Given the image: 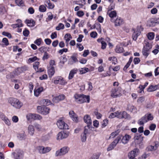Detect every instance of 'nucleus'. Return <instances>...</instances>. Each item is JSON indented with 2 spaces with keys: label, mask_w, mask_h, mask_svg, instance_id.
I'll list each match as a JSON object with an SVG mask.
<instances>
[{
  "label": "nucleus",
  "mask_w": 159,
  "mask_h": 159,
  "mask_svg": "<svg viewBox=\"0 0 159 159\" xmlns=\"http://www.w3.org/2000/svg\"><path fill=\"white\" fill-rule=\"evenodd\" d=\"M45 3L48 5V8L50 9H52L54 7V5L52 4L49 0H46Z\"/></svg>",
  "instance_id": "obj_44"
},
{
  "label": "nucleus",
  "mask_w": 159,
  "mask_h": 159,
  "mask_svg": "<svg viewBox=\"0 0 159 159\" xmlns=\"http://www.w3.org/2000/svg\"><path fill=\"white\" fill-rule=\"evenodd\" d=\"M8 102L14 107L20 108L22 106V103L20 102L17 99L13 98H10L8 99Z\"/></svg>",
  "instance_id": "obj_2"
},
{
  "label": "nucleus",
  "mask_w": 159,
  "mask_h": 159,
  "mask_svg": "<svg viewBox=\"0 0 159 159\" xmlns=\"http://www.w3.org/2000/svg\"><path fill=\"white\" fill-rule=\"evenodd\" d=\"M0 118L2 120L4 121L6 125L8 126L11 125V123L10 121L3 114L1 113L0 114Z\"/></svg>",
  "instance_id": "obj_16"
},
{
  "label": "nucleus",
  "mask_w": 159,
  "mask_h": 159,
  "mask_svg": "<svg viewBox=\"0 0 159 159\" xmlns=\"http://www.w3.org/2000/svg\"><path fill=\"white\" fill-rule=\"evenodd\" d=\"M28 133L31 136H33L34 134L35 129L34 126L32 125H29L27 128Z\"/></svg>",
  "instance_id": "obj_21"
},
{
  "label": "nucleus",
  "mask_w": 159,
  "mask_h": 159,
  "mask_svg": "<svg viewBox=\"0 0 159 159\" xmlns=\"http://www.w3.org/2000/svg\"><path fill=\"white\" fill-rule=\"evenodd\" d=\"M90 35L92 38H95L97 37L98 34L96 32L93 31L90 33Z\"/></svg>",
  "instance_id": "obj_60"
},
{
  "label": "nucleus",
  "mask_w": 159,
  "mask_h": 159,
  "mask_svg": "<svg viewBox=\"0 0 159 159\" xmlns=\"http://www.w3.org/2000/svg\"><path fill=\"white\" fill-rule=\"evenodd\" d=\"M51 148L48 147H45L43 146H40L38 147L39 152L42 154L47 153L51 151Z\"/></svg>",
  "instance_id": "obj_9"
},
{
  "label": "nucleus",
  "mask_w": 159,
  "mask_h": 159,
  "mask_svg": "<svg viewBox=\"0 0 159 159\" xmlns=\"http://www.w3.org/2000/svg\"><path fill=\"white\" fill-rule=\"evenodd\" d=\"M48 17L46 19L47 21H48L52 20L53 17V15L52 14L51 12H49L48 13Z\"/></svg>",
  "instance_id": "obj_51"
},
{
  "label": "nucleus",
  "mask_w": 159,
  "mask_h": 159,
  "mask_svg": "<svg viewBox=\"0 0 159 159\" xmlns=\"http://www.w3.org/2000/svg\"><path fill=\"white\" fill-rule=\"evenodd\" d=\"M42 42V39L41 38H39L34 41V43L38 46L40 45L41 44Z\"/></svg>",
  "instance_id": "obj_58"
},
{
  "label": "nucleus",
  "mask_w": 159,
  "mask_h": 159,
  "mask_svg": "<svg viewBox=\"0 0 159 159\" xmlns=\"http://www.w3.org/2000/svg\"><path fill=\"white\" fill-rule=\"evenodd\" d=\"M57 125L58 127L61 129H68L69 127L66 124L62 118H59L57 121Z\"/></svg>",
  "instance_id": "obj_6"
},
{
  "label": "nucleus",
  "mask_w": 159,
  "mask_h": 159,
  "mask_svg": "<svg viewBox=\"0 0 159 159\" xmlns=\"http://www.w3.org/2000/svg\"><path fill=\"white\" fill-rule=\"evenodd\" d=\"M12 81L15 83L14 88L16 89H18L20 88L19 84H21L20 81L17 80H12Z\"/></svg>",
  "instance_id": "obj_30"
},
{
  "label": "nucleus",
  "mask_w": 159,
  "mask_h": 159,
  "mask_svg": "<svg viewBox=\"0 0 159 159\" xmlns=\"http://www.w3.org/2000/svg\"><path fill=\"white\" fill-rule=\"evenodd\" d=\"M144 101V98L143 97H141L138 98L137 102L139 103H141L143 102Z\"/></svg>",
  "instance_id": "obj_61"
},
{
  "label": "nucleus",
  "mask_w": 159,
  "mask_h": 159,
  "mask_svg": "<svg viewBox=\"0 0 159 159\" xmlns=\"http://www.w3.org/2000/svg\"><path fill=\"white\" fill-rule=\"evenodd\" d=\"M48 72L49 77L50 78H51L55 73L54 67H48Z\"/></svg>",
  "instance_id": "obj_22"
},
{
  "label": "nucleus",
  "mask_w": 159,
  "mask_h": 159,
  "mask_svg": "<svg viewBox=\"0 0 159 159\" xmlns=\"http://www.w3.org/2000/svg\"><path fill=\"white\" fill-rule=\"evenodd\" d=\"M46 10V8L44 5H41L39 6V10L40 11L42 12H45Z\"/></svg>",
  "instance_id": "obj_57"
},
{
  "label": "nucleus",
  "mask_w": 159,
  "mask_h": 159,
  "mask_svg": "<svg viewBox=\"0 0 159 159\" xmlns=\"http://www.w3.org/2000/svg\"><path fill=\"white\" fill-rule=\"evenodd\" d=\"M39 59L37 58L36 56L30 58L28 59V61L30 62H33L36 60H39Z\"/></svg>",
  "instance_id": "obj_54"
},
{
  "label": "nucleus",
  "mask_w": 159,
  "mask_h": 159,
  "mask_svg": "<svg viewBox=\"0 0 159 159\" xmlns=\"http://www.w3.org/2000/svg\"><path fill=\"white\" fill-rule=\"evenodd\" d=\"M111 69H112L114 71H116L120 70V66H117L114 67H112V66H111L109 68V70L111 71Z\"/></svg>",
  "instance_id": "obj_39"
},
{
  "label": "nucleus",
  "mask_w": 159,
  "mask_h": 159,
  "mask_svg": "<svg viewBox=\"0 0 159 159\" xmlns=\"http://www.w3.org/2000/svg\"><path fill=\"white\" fill-rule=\"evenodd\" d=\"M159 86L158 85H151L147 89L148 92H152L157 90L159 88Z\"/></svg>",
  "instance_id": "obj_23"
},
{
  "label": "nucleus",
  "mask_w": 159,
  "mask_h": 159,
  "mask_svg": "<svg viewBox=\"0 0 159 159\" xmlns=\"http://www.w3.org/2000/svg\"><path fill=\"white\" fill-rule=\"evenodd\" d=\"M115 147V146L113 145L112 143H111L107 148V150L108 151H111Z\"/></svg>",
  "instance_id": "obj_62"
},
{
  "label": "nucleus",
  "mask_w": 159,
  "mask_h": 159,
  "mask_svg": "<svg viewBox=\"0 0 159 159\" xmlns=\"http://www.w3.org/2000/svg\"><path fill=\"white\" fill-rule=\"evenodd\" d=\"M115 50L116 52L121 53L123 52V48L119 46H117Z\"/></svg>",
  "instance_id": "obj_40"
},
{
  "label": "nucleus",
  "mask_w": 159,
  "mask_h": 159,
  "mask_svg": "<svg viewBox=\"0 0 159 159\" xmlns=\"http://www.w3.org/2000/svg\"><path fill=\"white\" fill-rule=\"evenodd\" d=\"M148 122L145 116L142 117L141 119L139 120L138 123L140 125H143L144 124Z\"/></svg>",
  "instance_id": "obj_26"
},
{
  "label": "nucleus",
  "mask_w": 159,
  "mask_h": 159,
  "mask_svg": "<svg viewBox=\"0 0 159 159\" xmlns=\"http://www.w3.org/2000/svg\"><path fill=\"white\" fill-rule=\"evenodd\" d=\"M123 23V19L120 17H118L115 21V25L116 26H120L122 25Z\"/></svg>",
  "instance_id": "obj_27"
},
{
  "label": "nucleus",
  "mask_w": 159,
  "mask_h": 159,
  "mask_svg": "<svg viewBox=\"0 0 159 159\" xmlns=\"http://www.w3.org/2000/svg\"><path fill=\"white\" fill-rule=\"evenodd\" d=\"M44 90L43 88V87L36 86L34 90V96L36 97H38Z\"/></svg>",
  "instance_id": "obj_12"
},
{
  "label": "nucleus",
  "mask_w": 159,
  "mask_h": 159,
  "mask_svg": "<svg viewBox=\"0 0 159 159\" xmlns=\"http://www.w3.org/2000/svg\"><path fill=\"white\" fill-rule=\"evenodd\" d=\"M94 114L96 116V118L98 119H99L101 118L102 115L99 113L97 110H96L94 111Z\"/></svg>",
  "instance_id": "obj_53"
},
{
  "label": "nucleus",
  "mask_w": 159,
  "mask_h": 159,
  "mask_svg": "<svg viewBox=\"0 0 159 159\" xmlns=\"http://www.w3.org/2000/svg\"><path fill=\"white\" fill-rule=\"evenodd\" d=\"M114 8V6L113 7L111 8H110V7L108 8V10L107 11V14L108 15L109 17L111 18V21L113 22L112 18L116 17L117 15V13L115 11H111L110 9H113Z\"/></svg>",
  "instance_id": "obj_14"
},
{
  "label": "nucleus",
  "mask_w": 159,
  "mask_h": 159,
  "mask_svg": "<svg viewBox=\"0 0 159 159\" xmlns=\"http://www.w3.org/2000/svg\"><path fill=\"white\" fill-rule=\"evenodd\" d=\"M71 39L72 37L69 34H66L65 35L64 39L66 41V43L67 44H68V42Z\"/></svg>",
  "instance_id": "obj_35"
},
{
  "label": "nucleus",
  "mask_w": 159,
  "mask_h": 159,
  "mask_svg": "<svg viewBox=\"0 0 159 159\" xmlns=\"http://www.w3.org/2000/svg\"><path fill=\"white\" fill-rule=\"evenodd\" d=\"M108 119H106L103 120L102 123V127H104L106 126L108 124Z\"/></svg>",
  "instance_id": "obj_59"
},
{
  "label": "nucleus",
  "mask_w": 159,
  "mask_h": 159,
  "mask_svg": "<svg viewBox=\"0 0 159 159\" xmlns=\"http://www.w3.org/2000/svg\"><path fill=\"white\" fill-rule=\"evenodd\" d=\"M158 146V144H155L154 146L150 145L147 147L146 150L148 151L155 150Z\"/></svg>",
  "instance_id": "obj_25"
},
{
  "label": "nucleus",
  "mask_w": 159,
  "mask_h": 159,
  "mask_svg": "<svg viewBox=\"0 0 159 159\" xmlns=\"http://www.w3.org/2000/svg\"><path fill=\"white\" fill-rule=\"evenodd\" d=\"M70 150V148L67 146H64L60 149L57 151L55 153V157H57L64 156L68 153Z\"/></svg>",
  "instance_id": "obj_3"
},
{
  "label": "nucleus",
  "mask_w": 159,
  "mask_h": 159,
  "mask_svg": "<svg viewBox=\"0 0 159 159\" xmlns=\"http://www.w3.org/2000/svg\"><path fill=\"white\" fill-rule=\"evenodd\" d=\"M75 101L78 103H82L84 102H89L90 101L89 96L84 94H76L74 95Z\"/></svg>",
  "instance_id": "obj_1"
},
{
  "label": "nucleus",
  "mask_w": 159,
  "mask_h": 159,
  "mask_svg": "<svg viewBox=\"0 0 159 159\" xmlns=\"http://www.w3.org/2000/svg\"><path fill=\"white\" fill-rule=\"evenodd\" d=\"M121 139V136H119L117 137V138L111 143L116 147Z\"/></svg>",
  "instance_id": "obj_36"
},
{
  "label": "nucleus",
  "mask_w": 159,
  "mask_h": 159,
  "mask_svg": "<svg viewBox=\"0 0 159 159\" xmlns=\"http://www.w3.org/2000/svg\"><path fill=\"white\" fill-rule=\"evenodd\" d=\"M147 37L150 40H152L153 39L154 37V33L153 32H150L148 34Z\"/></svg>",
  "instance_id": "obj_42"
},
{
  "label": "nucleus",
  "mask_w": 159,
  "mask_h": 159,
  "mask_svg": "<svg viewBox=\"0 0 159 159\" xmlns=\"http://www.w3.org/2000/svg\"><path fill=\"white\" fill-rule=\"evenodd\" d=\"M34 126L36 130L38 131H44V130L43 126L38 123H35Z\"/></svg>",
  "instance_id": "obj_29"
},
{
  "label": "nucleus",
  "mask_w": 159,
  "mask_h": 159,
  "mask_svg": "<svg viewBox=\"0 0 159 159\" xmlns=\"http://www.w3.org/2000/svg\"><path fill=\"white\" fill-rule=\"evenodd\" d=\"M148 82H146L144 85H140L139 86V88L140 89V93L143 91V89L148 85Z\"/></svg>",
  "instance_id": "obj_49"
},
{
  "label": "nucleus",
  "mask_w": 159,
  "mask_h": 159,
  "mask_svg": "<svg viewBox=\"0 0 159 159\" xmlns=\"http://www.w3.org/2000/svg\"><path fill=\"white\" fill-rule=\"evenodd\" d=\"M77 70L76 69H74L71 70L69 73L68 78L69 80L72 79L74 77V74L77 72Z\"/></svg>",
  "instance_id": "obj_28"
},
{
  "label": "nucleus",
  "mask_w": 159,
  "mask_h": 159,
  "mask_svg": "<svg viewBox=\"0 0 159 159\" xmlns=\"http://www.w3.org/2000/svg\"><path fill=\"white\" fill-rule=\"evenodd\" d=\"M148 23L151 22L152 23H159V18H152L148 21Z\"/></svg>",
  "instance_id": "obj_32"
},
{
  "label": "nucleus",
  "mask_w": 159,
  "mask_h": 159,
  "mask_svg": "<svg viewBox=\"0 0 159 159\" xmlns=\"http://www.w3.org/2000/svg\"><path fill=\"white\" fill-rule=\"evenodd\" d=\"M88 125L87 126L85 127L84 131V133L86 134L89 133L91 131L89 126V125Z\"/></svg>",
  "instance_id": "obj_43"
},
{
  "label": "nucleus",
  "mask_w": 159,
  "mask_h": 159,
  "mask_svg": "<svg viewBox=\"0 0 159 159\" xmlns=\"http://www.w3.org/2000/svg\"><path fill=\"white\" fill-rule=\"evenodd\" d=\"M70 118L74 122H77L78 121V118L76 114L73 111H70L69 112Z\"/></svg>",
  "instance_id": "obj_18"
},
{
  "label": "nucleus",
  "mask_w": 159,
  "mask_h": 159,
  "mask_svg": "<svg viewBox=\"0 0 159 159\" xmlns=\"http://www.w3.org/2000/svg\"><path fill=\"white\" fill-rule=\"evenodd\" d=\"M89 70L87 68H83L81 69L80 71V74H83L88 72Z\"/></svg>",
  "instance_id": "obj_48"
},
{
  "label": "nucleus",
  "mask_w": 159,
  "mask_h": 159,
  "mask_svg": "<svg viewBox=\"0 0 159 159\" xmlns=\"http://www.w3.org/2000/svg\"><path fill=\"white\" fill-rule=\"evenodd\" d=\"M128 108L131 112H136V108L133 105H129L128 106Z\"/></svg>",
  "instance_id": "obj_34"
},
{
  "label": "nucleus",
  "mask_w": 159,
  "mask_h": 159,
  "mask_svg": "<svg viewBox=\"0 0 159 159\" xmlns=\"http://www.w3.org/2000/svg\"><path fill=\"white\" fill-rule=\"evenodd\" d=\"M17 138L20 140L25 139L26 137V135L24 133L19 134L17 136Z\"/></svg>",
  "instance_id": "obj_37"
},
{
  "label": "nucleus",
  "mask_w": 159,
  "mask_h": 159,
  "mask_svg": "<svg viewBox=\"0 0 159 159\" xmlns=\"http://www.w3.org/2000/svg\"><path fill=\"white\" fill-rule=\"evenodd\" d=\"M122 96V91L120 89L118 88L112 89L111 96L113 98L120 97Z\"/></svg>",
  "instance_id": "obj_5"
},
{
  "label": "nucleus",
  "mask_w": 159,
  "mask_h": 159,
  "mask_svg": "<svg viewBox=\"0 0 159 159\" xmlns=\"http://www.w3.org/2000/svg\"><path fill=\"white\" fill-rule=\"evenodd\" d=\"M84 120L85 123L88 125H91L92 123V120L90 116L88 115H86L84 117Z\"/></svg>",
  "instance_id": "obj_20"
},
{
  "label": "nucleus",
  "mask_w": 159,
  "mask_h": 159,
  "mask_svg": "<svg viewBox=\"0 0 159 159\" xmlns=\"http://www.w3.org/2000/svg\"><path fill=\"white\" fill-rule=\"evenodd\" d=\"M50 111V109L49 108L46 107H43L41 114L43 115H46L49 113Z\"/></svg>",
  "instance_id": "obj_31"
},
{
  "label": "nucleus",
  "mask_w": 159,
  "mask_h": 159,
  "mask_svg": "<svg viewBox=\"0 0 159 159\" xmlns=\"http://www.w3.org/2000/svg\"><path fill=\"white\" fill-rule=\"evenodd\" d=\"M111 75V72L110 71H107L106 73L101 74L100 75L102 77H105L107 76H110Z\"/></svg>",
  "instance_id": "obj_47"
},
{
  "label": "nucleus",
  "mask_w": 159,
  "mask_h": 159,
  "mask_svg": "<svg viewBox=\"0 0 159 159\" xmlns=\"http://www.w3.org/2000/svg\"><path fill=\"white\" fill-rule=\"evenodd\" d=\"M139 152V149L137 148L134 149L130 151L128 154L129 159H136L135 157L138 155Z\"/></svg>",
  "instance_id": "obj_8"
},
{
  "label": "nucleus",
  "mask_w": 159,
  "mask_h": 159,
  "mask_svg": "<svg viewBox=\"0 0 159 159\" xmlns=\"http://www.w3.org/2000/svg\"><path fill=\"white\" fill-rule=\"evenodd\" d=\"M145 116L146 118L148 121L152 120L153 118V116L150 113H147L145 115Z\"/></svg>",
  "instance_id": "obj_41"
},
{
  "label": "nucleus",
  "mask_w": 159,
  "mask_h": 159,
  "mask_svg": "<svg viewBox=\"0 0 159 159\" xmlns=\"http://www.w3.org/2000/svg\"><path fill=\"white\" fill-rule=\"evenodd\" d=\"M15 159H22L24 156V152L22 150H18L13 153Z\"/></svg>",
  "instance_id": "obj_11"
},
{
  "label": "nucleus",
  "mask_w": 159,
  "mask_h": 159,
  "mask_svg": "<svg viewBox=\"0 0 159 159\" xmlns=\"http://www.w3.org/2000/svg\"><path fill=\"white\" fill-rule=\"evenodd\" d=\"M69 133L62 131L59 132L57 134V139L61 140L67 138L69 136Z\"/></svg>",
  "instance_id": "obj_13"
},
{
  "label": "nucleus",
  "mask_w": 159,
  "mask_h": 159,
  "mask_svg": "<svg viewBox=\"0 0 159 159\" xmlns=\"http://www.w3.org/2000/svg\"><path fill=\"white\" fill-rule=\"evenodd\" d=\"M140 31L139 30L138 28H137V30L135 31L134 32V33L133 34V39L134 40L136 41L137 40L138 36L140 35Z\"/></svg>",
  "instance_id": "obj_24"
},
{
  "label": "nucleus",
  "mask_w": 159,
  "mask_h": 159,
  "mask_svg": "<svg viewBox=\"0 0 159 159\" xmlns=\"http://www.w3.org/2000/svg\"><path fill=\"white\" fill-rule=\"evenodd\" d=\"M25 22L28 24H32L33 26L35 24V21L33 20H26L25 21Z\"/></svg>",
  "instance_id": "obj_55"
},
{
  "label": "nucleus",
  "mask_w": 159,
  "mask_h": 159,
  "mask_svg": "<svg viewBox=\"0 0 159 159\" xmlns=\"http://www.w3.org/2000/svg\"><path fill=\"white\" fill-rule=\"evenodd\" d=\"M80 137L81 140L82 142H85L86 141L87 139L86 134L83 133L81 134Z\"/></svg>",
  "instance_id": "obj_45"
},
{
  "label": "nucleus",
  "mask_w": 159,
  "mask_h": 159,
  "mask_svg": "<svg viewBox=\"0 0 159 159\" xmlns=\"http://www.w3.org/2000/svg\"><path fill=\"white\" fill-rule=\"evenodd\" d=\"M16 24L19 26L20 27H21L23 26V24L22 23V21L20 19H18L16 20Z\"/></svg>",
  "instance_id": "obj_64"
},
{
  "label": "nucleus",
  "mask_w": 159,
  "mask_h": 159,
  "mask_svg": "<svg viewBox=\"0 0 159 159\" xmlns=\"http://www.w3.org/2000/svg\"><path fill=\"white\" fill-rule=\"evenodd\" d=\"M53 82L55 84H59L61 85H65L66 84V82L63 78L60 76H57L54 78Z\"/></svg>",
  "instance_id": "obj_7"
},
{
  "label": "nucleus",
  "mask_w": 159,
  "mask_h": 159,
  "mask_svg": "<svg viewBox=\"0 0 159 159\" xmlns=\"http://www.w3.org/2000/svg\"><path fill=\"white\" fill-rule=\"evenodd\" d=\"M134 139L135 142L138 144L140 143L143 140L141 137L138 135L135 136L134 138Z\"/></svg>",
  "instance_id": "obj_33"
},
{
  "label": "nucleus",
  "mask_w": 159,
  "mask_h": 159,
  "mask_svg": "<svg viewBox=\"0 0 159 159\" xmlns=\"http://www.w3.org/2000/svg\"><path fill=\"white\" fill-rule=\"evenodd\" d=\"M64 25L61 23H60L56 27V29L57 30H59L61 29H64Z\"/></svg>",
  "instance_id": "obj_50"
},
{
  "label": "nucleus",
  "mask_w": 159,
  "mask_h": 159,
  "mask_svg": "<svg viewBox=\"0 0 159 159\" xmlns=\"http://www.w3.org/2000/svg\"><path fill=\"white\" fill-rule=\"evenodd\" d=\"M116 117L119 119L123 118H126L128 117V115L126 112L125 111H117L115 112Z\"/></svg>",
  "instance_id": "obj_10"
},
{
  "label": "nucleus",
  "mask_w": 159,
  "mask_h": 159,
  "mask_svg": "<svg viewBox=\"0 0 159 159\" xmlns=\"http://www.w3.org/2000/svg\"><path fill=\"white\" fill-rule=\"evenodd\" d=\"M119 132L117 130L115 132H112L111 133V135L110 137V138H114L115 136H117L119 134Z\"/></svg>",
  "instance_id": "obj_56"
},
{
  "label": "nucleus",
  "mask_w": 159,
  "mask_h": 159,
  "mask_svg": "<svg viewBox=\"0 0 159 159\" xmlns=\"http://www.w3.org/2000/svg\"><path fill=\"white\" fill-rule=\"evenodd\" d=\"M131 138V136L127 134H125L122 138L121 140L122 143L124 144L127 143Z\"/></svg>",
  "instance_id": "obj_19"
},
{
  "label": "nucleus",
  "mask_w": 159,
  "mask_h": 159,
  "mask_svg": "<svg viewBox=\"0 0 159 159\" xmlns=\"http://www.w3.org/2000/svg\"><path fill=\"white\" fill-rule=\"evenodd\" d=\"M42 102L44 106H48L51 104V101L48 99H43L42 100Z\"/></svg>",
  "instance_id": "obj_46"
},
{
  "label": "nucleus",
  "mask_w": 159,
  "mask_h": 159,
  "mask_svg": "<svg viewBox=\"0 0 159 159\" xmlns=\"http://www.w3.org/2000/svg\"><path fill=\"white\" fill-rule=\"evenodd\" d=\"M151 48L152 46L150 44L147 45L144 47L142 50L143 55L147 57L149 54V50Z\"/></svg>",
  "instance_id": "obj_15"
},
{
  "label": "nucleus",
  "mask_w": 159,
  "mask_h": 159,
  "mask_svg": "<svg viewBox=\"0 0 159 159\" xmlns=\"http://www.w3.org/2000/svg\"><path fill=\"white\" fill-rule=\"evenodd\" d=\"M65 98V96L63 94H61L59 96L54 97L52 99V101L56 103H58L59 101L64 100Z\"/></svg>",
  "instance_id": "obj_17"
},
{
  "label": "nucleus",
  "mask_w": 159,
  "mask_h": 159,
  "mask_svg": "<svg viewBox=\"0 0 159 159\" xmlns=\"http://www.w3.org/2000/svg\"><path fill=\"white\" fill-rule=\"evenodd\" d=\"M95 28H96L98 30V31L100 33H101V25L99 24H95L94 25Z\"/></svg>",
  "instance_id": "obj_52"
},
{
  "label": "nucleus",
  "mask_w": 159,
  "mask_h": 159,
  "mask_svg": "<svg viewBox=\"0 0 159 159\" xmlns=\"http://www.w3.org/2000/svg\"><path fill=\"white\" fill-rule=\"evenodd\" d=\"M108 60L111 61L112 63L114 65L116 64L117 62V59L115 57H110L108 58Z\"/></svg>",
  "instance_id": "obj_38"
},
{
  "label": "nucleus",
  "mask_w": 159,
  "mask_h": 159,
  "mask_svg": "<svg viewBox=\"0 0 159 159\" xmlns=\"http://www.w3.org/2000/svg\"><path fill=\"white\" fill-rule=\"evenodd\" d=\"M49 58V56L48 54L46 52H45L43 55L42 59L43 60H44L46 59H48Z\"/></svg>",
  "instance_id": "obj_63"
},
{
  "label": "nucleus",
  "mask_w": 159,
  "mask_h": 159,
  "mask_svg": "<svg viewBox=\"0 0 159 159\" xmlns=\"http://www.w3.org/2000/svg\"><path fill=\"white\" fill-rule=\"evenodd\" d=\"M26 118L28 121L31 120H41L42 119V117L40 115L34 113H29L26 115Z\"/></svg>",
  "instance_id": "obj_4"
}]
</instances>
